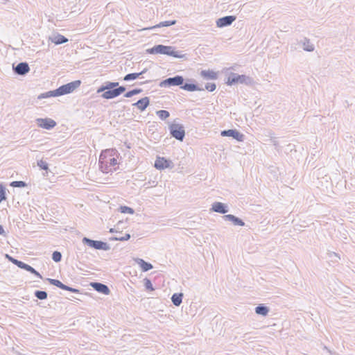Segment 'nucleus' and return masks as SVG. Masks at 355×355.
Wrapping results in <instances>:
<instances>
[{
	"mask_svg": "<svg viewBox=\"0 0 355 355\" xmlns=\"http://www.w3.org/2000/svg\"><path fill=\"white\" fill-rule=\"evenodd\" d=\"M146 71H147V69H144L142 71H141L139 73H128V74H127V75H125L124 76L123 80L125 81H130V80H135L137 78H139L141 75L145 73Z\"/></svg>",
	"mask_w": 355,
	"mask_h": 355,
	"instance_id": "nucleus-24",
	"label": "nucleus"
},
{
	"mask_svg": "<svg viewBox=\"0 0 355 355\" xmlns=\"http://www.w3.org/2000/svg\"><path fill=\"white\" fill-rule=\"evenodd\" d=\"M146 52L149 54L167 55L176 58H182L185 56L181 51H175V47L163 44L155 45L150 49H148Z\"/></svg>",
	"mask_w": 355,
	"mask_h": 355,
	"instance_id": "nucleus-3",
	"label": "nucleus"
},
{
	"mask_svg": "<svg viewBox=\"0 0 355 355\" xmlns=\"http://www.w3.org/2000/svg\"><path fill=\"white\" fill-rule=\"evenodd\" d=\"M271 141H272V142L274 146H277V141L275 139H272Z\"/></svg>",
	"mask_w": 355,
	"mask_h": 355,
	"instance_id": "nucleus-48",
	"label": "nucleus"
},
{
	"mask_svg": "<svg viewBox=\"0 0 355 355\" xmlns=\"http://www.w3.org/2000/svg\"><path fill=\"white\" fill-rule=\"evenodd\" d=\"M144 286L146 288V290L148 291H153L155 290L154 287L153 286V284L150 282V280L148 278H145L144 279Z\"/></svg>",
	"mask_w": 355,
	"mask_h": 355,
	"instance_id": "nucleus-31",
	"label": "nucleus"
},
{
	"mask_svg": "<svg viewBox=\"0 0 355 355\" xmlns=\"http://www.w3.org/2000/svg\"><path fill=\"white\" fill-rule=\"evenodd\" d=\"M155 167L159 170H163L165 168H172L173 167V163L164 157H157L155 162Z\"/></svg>",
	"mask_w": 355,
	"mask_h": 355,
	"instance_id": "nucleus-8",
	"label": "nucleus"
},
{
	"mask_svg": "<svg viewBox=\"0 0 355 355\" xmlns=\"http://www.w3.org/2000/svg\"><path fill=\"white\" fill-rule=\"evenodd\" d=\"M35 296L41 300H46L47 298V293L44 291H36L35 292Z\"/></svg>",
	"mask_w": 355,
	"mask_h": 355,
	"instance_id": "nucleus-28",
	"label": "nucleus"
},
{
	"mask_svg": "<svg viewBox=\"0 0 355 355\" xmlns=\"http://www.w3.org/2000/svg\"><path fill=\"white\" fill-rule=\"evenodd\" d=\"M156 114L162 120H165L170 116L168 111L162 110L157 111Z\"/></svg>",
	"mask_w": 355,
	"mask_h": 355,
	"instance_id": "nucleus-30",
	"label": "nucleus"
},
{
	"mask_svg": "<svg viewBox=\"0 0 355 355\" xmlns=\"http://www.w3.org/2000/svg\"><path fill=\"white\" fill-rule=\"evenodd\" d=\"M295 44L300 46L304 51L308 52H312L315 49L314 45L311 42L310 40L306 37L300 40H297V42Z\"/></svg>",
	"mask_w": 355,
	"mask_h": 355,
	"instance_id": "nucleus-11",
	"label": "nucleus"
},
{
	"mask_svg": "<svg viewBox=\"0 0 355 355\" xmlns=\"http://www.w3.org/2000/svg\"><path fill=\"white\" fill-rule=\"evenodd\" d=\"M116 89L117 91L118 95L119 96L125 91V87L124 86H118Z\"/></svg>",
	"mask_w": 355,
	"mask_h": 355,
	"instance_id": "nucleus-44",
	"label": "nucleus"
},
{
	"mask_svg": "<svg viewBox=\"0 0 355 355\" xmlns=\"http://www.w3.org/2000/svg\"><path fill=\"white\" fill-rule=\"evenodd\" d=\"M105 83L107 87V90L115 89V88H116V87L119 86L118 82H109L108 81V82H105Z\"/></svg>",
	"mask_w": 355,
	"mask_h": 355,
	"instance_id": "nucleus-37",
	"label": "nucleus"
},
{
	"mask_svg": "<svg viewBox=\"0 0 355 355\" xmlns=\"http://www.w3.org/2000/svg\"><path fill=\"white\" fill-rule=\"evenodd\" d=\"M269 312V309L264 305H259L255 308V313L258 315L266 316Z\"/></svg>",
	"mask_w": 355,
	"mask_h": 355,
	"instance_id": "nucleus-27",
	"label": "nucleus"
},
{
	"mask_svg": "<svg viewBox=\"0 0 355 355\" xmlns=\"http://www.w3.org/2000/svg\"><path fill=\"white\" fill-rule=\"evenodd\" d=\"M27 271L30 272L31 273L35 275V276H37V277L40 278V279H42V275L37 271L35 270L32 266H29Z\"/></svg>",
	"mask_w": 355,
	"mask_h": 355,
	"instance_id": "nucleus-40",
	"label": "nucleus"
},
{
	"mask_svg": "<svg viewBox=\"0 0 355 355\" xmlns=\"http://www.w3.org/2000/svg\"><path fill=\"white\" fill-rule=\"evenodd\" d=\"M101 96L105 99H112V98L119 96V95H118L117 91L115 88L113 89H108L107 91H105V92H103Z\"/></svg>",
	"mask_w": 355,
	"mask_h": 355,
	"instance_id": "nucleus-23",
	"label": "nucleus"
},
{
	"mask_svg": "<svg viewBox=\"0 0 355 355\" xmlns=\"http://www.w3.org/2000/svg\"><path fill=\"white\" fill-rule=\"evenodd\" d=\"M115 150L113 149H106L100 155L99 168L104 173H108L112 171V167L117 164L116 159L114 157Z\"/></svg>",
	"mask_w": 355,
	"mask_h": 355,
	"instance_id": "nucleus-1",
	"label": "nucleus"
},
{
	"mask_svg": "<svg viewBox=\"0 0 355 355\" xmlns=\"http://www.w3.org/2000/svg\"><path fill=\"white\" fill-rule=\"evenodd\" d=\"M200 75L205 79L216 80L217 78V73L211 70H202Z\"/></svg>",
	"mask_w": 355,
	"mask_h": 355,
	"instance_id": "nucleus-21",
	"label": "nucleus"
},
{
	"mask_svg": "<svg viewBox=\"0 0 355 355\" xmlns=\"http://www.w3.org/2000/svg\"><path fill=\"white\" fill-rule=\"evenodd\" d=\"M105 91H107V87L105 85V83L104 85H103L102 86H101L98 89H97V93L99 94V93H101V92H105Z\"/></svg>",
	"mask_w": 355,
	"mask_h": 355,
	"instance_id": "nucleus-43",
	"label": "nucleus"
},
{
	"mask_svg": "<svg viewBox=\"0 0 355 355\" xmlns=\"http://www.w3.org/2000/svg\"><path fill=\"white\" fill-rule=\"evenodd\" d=\"M221 135L223 137H232L239 141H242L244 139V135L236 130H223L221 132Z\"/></svg>",
	"mask_w": 355,
	"mask_h": 355,
	"instance_id": "nucleus-12",
	"label": "nucleus"
},
{
	"mask_svg": "<svg viewBox=\"0 0 355 355\" xmlns=\"http://www.w3.org/2000/svg\"><path fill=\"white\" fill-rule=\"evenodd\" d=\"M36 122L39 127L46 130H51L56 125V122L49 118H38L36 119Z\"/></svg>",
	"mask_w": 355,
	"mask_h": 355,
	"instance_id": "nucleus-9",
	"label": "nucleus"
},
{
	"mask_svg": "<svg viewBox=\"0 0 355 355\" xmlns=\"http://www.w3.org/2000/svg\"><path fill=\"white\" fill-rule=\"evenodd\" d=\"M184 83V78L181 76H175L172 78H166L159 83L161 87H166L171 86H182Z\"/></svg>",
	"mask_w": 355,
	"mask_h": 355,
	"instance_id": "nucleus-7",
	"label": "nucleus"
},
{
	"mask_svg": "<svg viewBox=\"0 0 355 355\" xmlns=\"http://www.w3.org/2000/svg\"><path fill=\"white\" fill-rule=\"evenodd\" d=\"M329 257H330L331 258H332L333 257H338V254H337L336 253H335V252H331V253L329 254Z\"/></svg>",
	"mask_w": 355,
	"mask_h": 355,
	"instance_id": "nucleus-47",
	"label": "nucleus"
},
{
	"mask_svg": "<svg viewBox=\"0 0 355 355\" xmlns=\"http://www.w3.org/2000/svg\"><path fill=\"white\" fill-rule=\"evenodd\" d=\"M91 286L93 288H94L96 291L108 295L110 292V288L105 284L99 282H93L91 284Z\"/></svg>",
	"mask_w": 355,
	"mask_h": 355,
	"instance_id": "nucleus-17",
	"label": "nucleus"
},
{
	"mask_svg": "<svg viewBox=\"0 0 355 355\" xmlns=\"http://www.w3.org/2000/svg\"><path fill=\"white\" fill-rule=\"evenodd\" d=\"M236 20V17L232 15L225 16L219 18L216 21L218 27L222 28L231 25Z\"/></svg>",
	"mask_w": 355,
	"mask_h": 355,
	"instance_id": "nucleus-13",
	"label": "nucleus"
},
{
	"mask_svg": "<svg viewBox=\"0 0 355 355\" xmlns=\"http://www.w3.org/2000/svg\"><path fill=\"white\" fill-rule=\"evenodd\" d=\"M216 86L215 83H208L205 85V89L209 92L214 91L216 89Z\"/></svg>",
	"mask_w": 355,
	"mask_h": 355,
	"instance_id": "nucleus-39",
	"label": "nucleus"
},
{
	"mask_svg": "<svg viewBox=\"0 0 355 355\" xmlns=\"http://www.w3.org/2000/svg\"><path fill=\"white\" fill-rule=\"evenodd\" d=\"M150 100L148 97H144L139 100L137 102L132 104L133 106H136L141 111H144L148 106Z\"/></svg>",
	"mask_w": 355,
	"mask_h": 355,
	"instance_id": "nucleus-19",
	"label": "nucleus"
},
{
	"mask_svg": "<svg viewBox=\"0 0 355 355\" xmlns=\"http://www.w3.org/2000/svg\"><path fill=\"white\" fill-rule=\"evenodd\" d=\"M14 72L20 76L26 75L30 70L27 62H20L16 66H13Z\"/></svg>",
	"mask_w": 355,
	"mask_h": 355,
	"instance_id": "nucleus-14",
	"label": "nucleus"
},
{
	"mask_svg": "<svg viewBox=\"0 0 355 355\" xmlns=\"http://www.w3.org/2000/svg\"><path fill=\"white\" fill-rule=\"evenodd\" d=\"M141 92H142V89H139V88H137V89H134L132 90H130V91L126 92L124 96L126 98H130V97L133 96L134 95L140 94Z\"/></svg>",
	"mask_w": 355,
	"mask_h": 355,
	"instance_id": "nucleus-29",
	"label": "nucleus"
},
{
	"mask_svg": "<svg viewBox=\"0 0 355 355\" xmlns=\"http://www.w3.org/2000/svg\"><path fill=\"white\" fill-rule=\"evenodd\" d=\"M46 280L52 285L53 286H55L61 289H63V290H65V291H70V292H72V293H79V290L76 289V288H73L72 287H69L64 284H62L60 281L58 280V279H51V278H47Z\"/></svg>",
	"mask_w": 355,
	"mask_h": 355,
	"instance_id": "nucleus-10",
	"label": "nucleus"
},
{
	"mask_svg": "<svg viewBox=\"0 0 355 355\" xmlns=\"http://www.w3.org/2000/svg\"><path fill=\"white\" fill-rule=\"evenodd\" d=\"M225 220L231 221L234 225L238 226H244L245 223L239 218L232 215V214H227L223 216Z\"/></svg>",
	"mask_w": 355,
	"mask_h": 355,
	"instance_id": "nucleus-18",
	"label": "nucleus"
},
{
	"mask_svg": "<svg viewBox=\"0 0 355 355\" xmlns=\"http://www.w3.org/2000/svg\"><path fill=\"white\" fill-rule=\"evenodd\" d=\"M83 243L85 245H87L92 248H94L96 250H108L110 249L109 245L103 241H94L92 239H90L87 237H84L82 239Z\"/></svg>",
	"mask_w": 355,
	"mask_h": 355,
	"instance_id": "nucleus-6",
	"label": "nucleus"
},
{
	"mask_svg": "<svg viewBox=\"0 0 355 355\" xmlns=\"http://www.w3.org/2000/svg\"><path fill=\"white\" fill-rule=\"evenodd\" d=\"M4 233H5V231L3 230V227L2 225H0V235H3V234H4Z\"/></svg>",
	"mask_w": 355,
	"mask_h": 355,
	"instance_id": "nucleus-46",
	"label": "nucleus"
},
{
	"mask_svg": "<svg viewBox=\"0 0 355 355\" xmlns=\"http://www.w3.org/2000/svg\"><path fill=\"white\" fill-rule=\"evenodd\" d=\"M135 261L141 267L142 271L144 272L148 271L153 268L151 263L145 261L142 259L137 258Z\"/></svg>",
	"mask_w": 355,
	"mask_h": 355,
	"instance_id": "nucleus-20",
	"label": "nucleus"
},
{
	"mask_svg": "<svg viewBox=\"0 0 355 355\" xmlns=\"http://www.w3.org/2000/svg\"><path fill=\"white\" fill-rule=\"evenodd\" d=\"M175 24H176V21L175 20L165 21H162V22H160L159 24H157L155 26H151V27H149V28H146L144 30H151V29H155V28H157L167 27V26H170L174 25Z\"/></svg>",
	"mask_w": 355,
	"mask_h": 355,
	"instance_id": "nucleus-22",
	"label": "nucleus"
},
{
	"mask_svg": "<svg viewBox=\"0 0 355 355\" xmlns=\"http://www.w3.org/2000/svg\"><path fill=\"white\" fill-rule=\"evenodd\" d=\"M114 231H115V230H114V228H111V229H110V232H114Z\"/></svg>",
	"mask_w": 355,
	"mask_h": 355,
	"instance_id": "nucleus-49",
	"label": "nucleus"
},
{
	"mask_svg": "<svg viewBox=\"0 0 355 355\" xmlns=\"http://www.w3.org/2000/svg\"><path fill=\"white\" fill-rule=\"evenodd\" d=\"M52 259L55 262H59L61 261L62 254L58 251H55L53 252Z\"/></svg>",
	"mask_w": 355,
	"mask_h": 355,
	"instance_id": "nucleus-34",
	"label": "nucleus"
},
{
	"mask_svg": "<svg viewBox=\"0 0 355 355\" xmlns=\"http://www.w3.org/2000/svg\"><path fill=\"white\" fill-rule=\"evenodd\" d=\"M182 298L183 294L182 293H174L171 297V301L175 306H179L182 302Z\"/></svg>",
	"mask_w": 355,
	"mask_h": 355,
	"instance_id": "nucleus-25",
	"label": "nucleus"
},
{
	"mask_svg": "<svg viewBox=\"0 0 355 355\" xmlns=\"http://www.w3.org/2000/svg\"><path fill=\"white\" fill-rule=\"evenodd\" d=\"M10 185L13 187H24L26 186V184L24 181H13Z\"/></svg>",
	"mask_w": 355,
	"mask_h": 355,
	"instance_id": "nucleus-36",
	"label": "nucleus"
},
{
	"mask_svg": "<svg viewBox=\"0 0 355 355\" xmlns=\"http://www.w3.org/2000/svg\"><path fill=\"white\" fill-rule=\"evenodd\" d=\"M120 211L121 213H124V214L128 213V214H133L135 213V211L132 208L127 207V206H121Z\"/></svg>",
	"mask_w": 355,
	"mask_h": 355,
	"instance_id": "nucleus-32",
	"label": "nucleus"
},
{
	"mask_svg": "<svg viewBox=\"0 0 355 355\" xmlns=\"http://www.w3.org/2000/svg\"><path fill=\"white\" fill-rule=\"evenodd\" d=\"M170 134L177 140L182 141L185 136L184 128L182 125L173 123L169 126Z\"/></svg>",
	"mask_w": 355,
	"mask_h": 355,
	"instance_id": "nucleus-5",
	"label": "nucleus"
},
{
	"mask_svg": "<svg viewBox=\"0 0 355 355\" xmlns=\"http://www.w3.org/2000/svg\"><path fill=\"white\" fill-rule=\"evenodd\" d=\"M181 88L189 92L203 90V89L199 88L196 85L191 83H185L183 85H182Z\"/></svg>",
	"mask_w": 355,
	"mask_h": 355,
	"instance_id": "nucleus-26",
	"label": "nucleus"
},
{
	"mask_svg": "<svg viewBox=\"0 0 355 355\" xmlns=\"http://www.w3.org/2000/svg\"><path fill=\"white\" fill-rule=\"evenodd\" d=\"M6 199V188L0 184V202Z\"/></svg>",
	"mask_w": 355,
	"mask_h": 355,
	"instance_id": "nucleus-33",
	"label": "nucleus"
},
{
	"mask_svg": "<svg viewBox=\"0 0 355 355\" xmlns=\"http://www.w3.org/2000/svg\"><path fill=\"white\" fill-rule=\"evenodd\" d=\"M105 91H107V87L105 85V83L104 85H103L102 86H101L98 89H97V93L99 94V93H101V92H105Z\"/></svg>",
	"mask_w": 355,
	"mask_h": 355,
	"instance_id": "nucleus-42",
	"label": "nucleus"
},
{
	"mask_svg": "<svg viewBox=\"0 0 355 355\" xmlns=\"http://www.w3.org/2000/svg\"><path fill=\"white\" fill-rule=\"evenodd\" d=\"M6 257L8 259L9 261H10L12 263H14L17 266H18L19 263L21 261H19V260L9 256L8 254H6Z\"/></svg>",
	"mask_w": 355,
	"mask_h": 355,
	"instance_id": "nucleus-41",
	"label": "nucleus"
},
{
	"mask_svg": "<svg viewBox=\"0 0 355 355\" xmlns=\"http://www.w3.org/2000/svg\"><path fill=\"white\" fill-rule=\"evenodd\" d=\"M149 82H150V80H146V83H149ZM144 83H145V82H144ZM141 84H143V83Z\"/></svg>",
	"mask_w": 355,
	"mask_h": 355,
	"instance_id": "nucleus-50",
	"label": "nucleus"
},
{
	"mask_svg": "<svg viewBox=\"0 0 355 355\" xmlns=\"http://www.w3.org/2000/svg\"><path fill=\"white\" fill-rule=\"evenodd\" d=\"M211 210L223 214L228 212L227 206L220 202H214L211 205Z\"/></svg>",
	"mask_w": 355,
	"mask_h": 355,
	"instance_id": "nucleus-16",
	"label": "nucleus"
},
{
	"mask_svg": "<svg viewBox=\"0 0 355 355\" xmlns=\"http://www.w3.org/2000/svg\"><path fill=\"white\" fill-rule=\"evenodd\" d=\"M130 239V234H125L124 236H116V237L113 238L112 239L115 240V241H128Z\"/></svg>",
	"mask_w": 355,
	"mask_h": 355,
	"instance_id": "nucleus-35",
	"label": "nucleus"
},
{
	"mask_svg": "<svg viewBox=\"0 0 355 355\" xmlns=\"http://www.w3.org/2000/svg\"><path fill=\"white\" fill-rule=\"evenodd\" d=\"M253 83V79L246 75H239L236 73H230L228 76L227 84L228 85H233L236 84H245L246 85H251Z\"/></svg>",
	"mask_w": 355,
	"mask_h": 355,
	"instance_id": "nucleus-4",
	"label": "nucleus"
},
{
	"mask_svg": "<svg viewBox=\"0 0 355 355\" xmlns=\"http://www.w3.org/2000/svg\"><path fill=\"white\" fill-rule=\"evenodd\" d=\"M81 84V81L78 80L66 85L59 87L58 89L42 93L38 96L39 99L46 98L49 97L60 96L64 94H70L77 89Z\"/></svg>",
	"mask_w": 355,
	"mask_h": 355,
	"instance_id": "nucleus-2",
	"label": "nucleus"
},
{
	"mask_svg": "<svg viewBox=\"0 0 355 355\" xmlns=\"http://www.w3.org/2000/svg\"><path fill=\"white\" fill-rule=\"evenodd\" d=\"M29 266H30L29 265H28V264H26V263H24L22 261H20V263L18 265L19 268H20L21 269H24V270H28Z\"/></svg>",
	"mask_w": 355,
	"mask_h": 355,
	"instance_id": "nucleus-45",
	"label": "nucleus"
},
{
	"mask_svg": "<svg viewBox=\"0 0 355 355\" xmlns=\"http://www.w3.org/2000/svg\"><path fill=\"white\" fill-rule=\"evenodd\" d=\"M37 166L41 168V169H43V170H48L49 168V165L48 164L43 161V160H40L37 162Z\"/></svg>",
	"mask_w": 355,
	"mask_h": 355,
	"instance_id": "nucleus-38",
	"label": "nucleus"
},
{
	"mask_svg": "<svg viewBox=\"0 0 355 355\" xmlns=\"http://www.w3.org/2000/svg\"><path fill=\"white\" fill-rule=\"evenodd\" d=\"M49 40L56 45L62 44L68 42V39L64 35L55 33L49 37Z\"/></svg>",
	"mask_w": 355,
	"mask_h": 355,
	"instance_id": "nucleus-15",
	"label": "nucleus"
}]
</instances>
